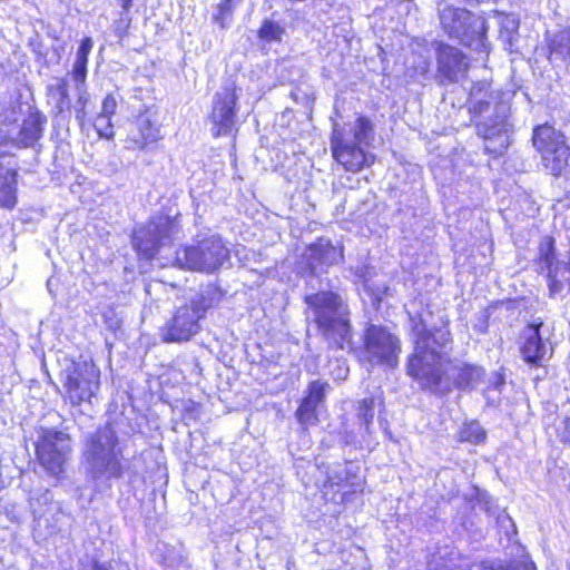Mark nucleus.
<instances>
[{"mask_svg":"<svg viewBox=\"0 0 570 570\" xmlns=\"http://www.w3.org/2000/svg\"><path fill=\"white\" fill-rule=\"evenodd\" d=\"M413 323L414 352L409 356L406 373L422 389L436 393L450 362L451 332L444 322L433 331L426 330L421 320Z\"/></svg>","mask_w":570,"mask_h":570,"instance_id":"obj_1","label":"nucleus"},{"mask_svg":"<svg viewBox=\"0 0 570 570\" xmlns=\"http://www.w3.org/2000/svg\"><path fill=\"white\" fill-rule=\"evenodd\" d=\"M470 112L481 117L476 122V134L485 141V153L494 157L502 155L510 145L512 124L510 122V92L490 90V83L479 81L470 88Z\"/></svg>","mask_w":570,"mask_h":570,"instance_id":"obj_2","label":"nucleus"},{"mask_svg":"<svg viewBox=\"0 0 570 570\" xmlns=\"http://www.w3.org/2000/svg\"><path fill=\"white\" fill-rule=\"evenodd\" d=\"M82 456L91 476L97 480H119L136 475L124 459V444L110 424L98 428L86 436Z\"/></svg>","mask_w":570,"mask_h":570,"instance_id":"obj_3","label":"nucleus"},{"mask_svg":"<svg viewBox=\"0 0 570 570\" xmlns=\"http://www.w3.org/2000/svg\"><path fill=\"white\" fill-rule=\"evenodd\" d=\"M305 303L308 315L316 323L330 348L345 350L351 346L350 309L338 294L322 291L306 295Z\"/></svg>","mask_w":570,"mask_h":570,"instance_id":"obj_4","label":"nucleus"},{"mask_svg":"<svg viewBox=\"0 0 570 570\" xmlns=\"http://www.w3.org/2000/svg\"><path fill=\"white\" fill-rule=\"evenodd\" d=\"M373 125L364 116L343 125L333 122L331 149L334 159L347 171L361 170L368 165L371 156L365 153V147L373 140Z\"/></svg>","mask_w":570,"mask_h":570,"instance_id":"obj_5","label":"nucleus"},{"mask_svg":"<svg viewBox=\"0 0 570 570\" xmlns=\"http://www.w3.org/2000/svg\"><path fill=\"white\" fill-rule=\"evenodd\" d=\"M436 10L440 27L449 38L474 51H488V24L482 16L455 7L446 0H439Z\"/></svg>","mask_w":570,"mask_h":570,"instance_id":"obj_6","label":"nucleus"},{"mask_svg":"<svg viewBox=\"0 0 570 570\" xmlns=\"http://www.w3.org/2000/svg\"><path fill=\"white\" fill-rule=\"evenodd\" d=\"M214 291L208 289L177 306L160 328L163 342L184 343L197 335L202 331V320L214 306Z\"/></svg>","mask_w":570,"mask_h":570,"instance_id":"obj_7","label":"nucleus"},{"mask_svg":"<svg viewBox=\"0 0 570 570\" xmlns=\"http://www.w3.org/2000/svg\"><path fill=\"white\" fill-rule=\"evenodd\" d=\"M228 259L229 249L219 235H198L193 244L175 252L173 265L181 269L212 274Z\"/></svg>","mask_w":570,"mask_h":570,"instance_id":"obj_8","label":"nucleus"},{"mask_svg":"<svg viewBox=\"0 0 570 570\" xmlns=\"http://www.w3.org/2000/svg\"><path fill=\"white\" fill-rule=\"evenodd\" d=\"M532 142L541 155L542 165L553 176H560L570 165V148L564 135L544 124L533 129Z\"/></svg>","mask_w":570,"mask_h":570,"instance_id":"obj_9","label":"nucleus"},{"mask_svg":"<svg viewBox=\"0 0 570 570\" xmlns=\"http://www.w3.org/2000/svg\"><path fill=\"white\" fill-rule=\"evenodd\" d=\"M401 353V342L386 327L371 324L364 332V360L373 367H395Z\"/></svg>","mask_w":570,"mask_h":570,"instance_id":"obj_10","label":"nucleus"},{"mask_svg":"<svg viewBox=\"0 0 570 570\" xmlns=\"http://www.w3.org/2000/svg\"><path fill=\"white\" fill-rule=\"evenodd\" d=\"M36 452L40 465L50 475L59 476L71 452L70 439L61 431L43 429L36 442Z\"/></svg>","mask_w":570,"mask_h":570,"instance_id":"obj_11","label":"nucleus"},{"mask_svg":"<svg viewBox=\"0 0 570 570\" xmlns=\"http://www.w3.org/2000/svg\"><path fill=\"white\" fill-rule=\"evenodd\" d=\"M176 220L167 216L154 217L134 234V246L147 258H154L160 249L179 236Z\"/></svg>","mask_w":570,"mask_h":570,"instance_id":"obj_12","label":"nucleus"},{"mask_svg":"<svg viewBox=\"0 0 570 570\" xmlns=\"http://www.w3.org/2000/svg\"><path fill=\"white\" fill-rule=\"evenodd\" d=\"M65 386L73 405L91 403L100 385V371L88 361L75 362L65 370Z\"/></svg>","mask_w":570,"mask_h":570,"instance_id":"obj_13","label":"nucleus"},{"mask_svg":"<svg viewBox=\"0 0 570 570\" xmlns=\"http://www.w3.org/2000/svg\"><path fill=\"white\" fill-rule=\"evenodd\" d=\"M236 89L225 86L216 92L213 99V109L209 120L213 124L212 131L215 137L226 136L233 132L236 122Z\"/></svg>","mask_w":570,"mask_h":570,"instance_id":"obj_14","label":"nucleus"},{"mask_svg":"<svg viewBox=\"0 0 570 570\" xmlns=\"http://www.w3.org/2000/svg\"><path fill=\"white\" fill-rule=\"evenodd\" d=\"M132 126L134 129L128 139L139 150L163 139L160 109L156 104L145 105L136 116Z\"/></svg>","mask_w":570,"mask_h":570,"instance_id":"obj_15","label":"nucleus"},{"mask_svg":"<svg viewBox=\"0 0 570 570\" xmlns=\"http://www.w3.org/2000/svg\"><path fill=\"white\" fill-rule=\"evenodd\" d=\"M436 79L441 85L459 82L464 78L468 62L463 52L450 45L440 43L438 48Z\"/></svg>","mask_w":570,"mask_h":570,"instance_id":"obj_16","label":"nucleus"},{"mask_svg":"<svg viewBox=\"0 0 570 570\" xmlns=\"http://www.w3.org/2000/svg\"><path fill=\"white\" fill-rule=\"evenodd\" d=\"M542 323L530 325L523 334V343L520 347L523 361L534 367L543 366L553 353L552 345L541 333Z\"/></svg>","mask_w":570,"mask_h":570,"instance_id":"obj_17","label":"nucleus"},{"mask_svg":"<svg viewBox=\"0 0 570 570\" xmlns=\"http://www.w3.org/2000/svg\"><path fill=\"white\" fill-rule=\"evenodd\" d=\"M328 390L330 384L325 381L314 380L308 383L306 394L295 413L298 423L304 429L317 424V406L325 401Z\"/></svg>","mask_w":570,"mask_h":570,"instance_id":"obj_18","label":"nucleus"},{"mask_svg":"<svg viewBox=\"0 0 570 570\" xmlns=\"http://www.w3.org/2000/svg\"><path fill=\"white\" fill-rule=\"evenodd\" d=\"M325 485L336 488L343 494L361 491L363 478L360 475V468L351 463H335L328 466Z\"/></svg>","mask_w":570,"mask_h":570,"instance_id":"obj_19","label":"nucleus"},{"mask_svg":"<svg viewBox=\"0 0 570 570\" xmlns=\"http://www.w3.org/2000/svg\"><path fill=\"white\" fill-rule=\"evenodd\" d=\"M307 264L313 274L338 263L342 258V250L335 247L330 239L321 237L315 243L308 245L304 254Z\"/></svg>","mask_w":570,"mask_h":570,"instance_id":"obj_20","label":"nucleus"},{"mask_svg":"<svg viewBox=\"0 0 570 570\" xmlns=\"http://www.w3.org/2000/svg\"><path fill=\"white\" fill-rule=\"evenodd\" d=\"M18 170L7 166L0 156V207L12 209L17 205Z\"/></svg>","mask_w":570,"mask_h":570,"instance_id":"obj_21","label":"nucleus"},{"mask_svg":"<svg viewBox=\"0 0 570 570\" xmlns=\"http://www.w3.org/2000/svg\"><path fill=\"white\" fill-rule=\"evenodd\" d=\"M460 553L455 550L442 549L428 560L426 570H468L469 564L459 563Z\"/></svg>","mask_w":570,"mask_h":570,"instance_id":"obj_22","label":"nucleus"},{"mask_svg":"<svg viewBox=\"0 0 570 570\" xmlns=\"http://www.w3.org/2000/svg\"><path fill=\"white\" fill-rule=\"evenodd\" d=\"M500 27V39L507 45L510 51L513 50L514 40L518 35L520 20L514 13L494 11Z\"/></svg>","mask_w":570,"mask_h":570,"instance_id":"obj_23","label":"nucleus"},{"mask_svg":"<svg viewBox=\"0 0 570 570\" xmlns=\"http://www.w3.org/2000/svg\"><path fill=\"white\" fill-rule=\"evenodd\" d=\"M374 415L375 399L371 396L361 400L357 405V420L360 422V426L364 429L362 438L363 442L366 443L367 445H371L372 443L371 436L373 434L372 423Z\"/></svg>","mask_w":570,"mask_h":570,"instance_id":"obj_24","label":"nucleus"},{"mask_svg":"<svg viewBox=\"0 0 570 570\" xmlns=\"http://www.w3.org/2000/svg\"><path fill=\"white\" fill-rule=\"evenodd\" d=\"M550 60L570 59V26L553 33L549 40Z\"/></svg>","mask_w":570,"mask_h":570,"instance_id":"obj_25","label":"nucleus"},{"mask_svg":"<svg viewBox=\"0 0 570 570\" xmlns=\"http://www.w3.org/2000/svg\"><path fill=\"white\" fill-rule=\"evenodd\" d=\"M42 119L40 115H30L21 126L19 138L23 146H32L42 135Z\"/></svg>","mask_w":570,"mask_h":570,"instance_id":"obj_26","label":"nucleus"},{"mask_svg":"<svg viewBox=\"0 0 570 570\" xmlns=\"http://www.w3.org/2000/svg\"><path fill=\"white\" fill-rule=\"evenodd\" d=\"M484 371L480 366L463 364L460 370L455 384L461 390L473 387L482 377Z\"/></svg>","mask_w":570,"mask_h":570,"instance_id":"obj_27","label":"nucleus"},{"mask_svg":"<svg viewBox=\"0 0 570 570\" xmlns=\"http://www.w3.org/2000/svg\"><path fill=\"white\" fill-rule=\"evenodd\" d=\"M485 440V431L475 421L464 423L459 431V441L480 444Z\"/></svg>","mask_w":570,"mask_h":570,"instance_id":"obj_28","label":"nucleus"},{"mask_svg":"<svg viewBox=\"0 0 570 570\" xmlns=\"http://www.w3.org/2000/svg\"><path fill=\"white\" fill-rule=\"evenodd\" d=\"M48 92L51 98L56 99V108L59 112L69 106L70 101L65 79H60L57 83L48 86Z\"/></svg>","mask_w":570,"mask_h":570,"instance_id":"obj_29","label":"nucleus"},{"mask_svg":"<svg viewBox=\"0 0 570 570\" xmlns=\"http://www.w3.org/2000/svg\"><path fill=\"white\" fill-rule=\"evenodd\" d=\"M284 29L273 20H265L258 30V37L265 41H279Z\"/></svg>","mask_w":570,"mask_h":570,"instance_id":"obj_30","label":"nucleus"},{"mask_svg":"<svg viewBox=\"0 0 570 570\" xmlns=\"http://www.w3.org/2000/svg\"><path fill=\"white\" fill-rule=\"evenodd\" d=\"M491 570H535V566L528 559H521L511 563H498Z\"/></svg>","mask_w":570,"mask_h":570,"instance_id":"obj_31","label":"nucleus"},{"mask_svg":"<svg viewBox=\"0 0 570 570\" xmlns=\"http://www.w3.org/2000/svg\"><path fill=\"white\" fill-rule=\"evenodd\" d=\"M94 126L99 137L107 139L114 137V127L111 124V118L106 117V119L100 120V116H97Z\"/></svg>","mask_w":570,"mask_h":570,"instance_id":"obj_32","label":"nucleus"},{"mask_svg":"<svg viewBox=\"0 0 570 570\" xmlns=\"http://www.w3.org/2000/svg\"><path fill=\"white\" fill-rule=\"evenodd\" d=\"M77 91H78V100H77V107H76V118L80 121L83 120L86 116V105L88 102V94L86 89L83 88V85H77Z\"/></svg>","mask_w":570,"mask_h":570,"instance_id":"obj_33","label":"nucleus"},{"mask_svg":"<svg viewBox=\"0 0 570 570\" xmlns=\"http://www.w3.org/2000/svg\"><path fill=\"white\" fill-rule=\"evenodd\" d=\"M117 109V100L112 95H107L102 101L101 111L98 116H100V120L107 118H111L116 114Z\"/></svg>","mask_w":570,"mask_h":570,"instance_id":"obj_34","label":"nucleus"},{"mask_svg":"<svg viewBox=\"0 0 570 570\" xmlns=\"http://www.w3.org/2000/svg\"><path fill=\"white\" fill-rule=\"evenodd\" d=\"M87 65L88 62L81 60H75L72 68V78L78 85H85L87 77Z\"/></svg>","mask_w":570,"mask_h":570,"instance_id":"obj_35","label":"nucleus"},{"mask_svg":"<svg viewBox=\"0 0 570 570\" xmlns=\"http://www.w3.org/2000/svg\"><path fill=\"white\" fill-rule=\"evenodd\" d=\"M94 42L90 37H85L76 53V59L88 62V56L92 49Z\"/></svg>","mask_w":570,"mask_h":570,"instance_id":"obj_36","label":"nucleus"},{"mask_svg":"<svg viewBox=\"0 0 570 570\" xmlns=\"http://www.w3.org/2000/svg\"><path fill=\"white\" fill-rule=\"evenodd\" d=\"M497 523L501 529H504L507 535H509V529H512V532L515 533V525L509 514L502 511L497 517Z\"/></svg>","mask_w":570,"mask_h":570,"instance_id":"obj_37","label":"nucleus"},{"mask_svg":"<svg viewBox=\"0 0 570 570\" xmlns=\"http://www.w3.org/2000/svg\"><path fill=\"white\" fill-rule=\"evenodd\" d=\"M230 2L232 0H225L224 2H222L219 6H218V10H219V14L215 16V20L217 22H219V24L222 26V28H225V22H224V16L225 13L229 12L230 11Z\"/></svg>","mask_w":570,"mask_h":570,"instance_id":"obj_38","label":"nucleus"},{"mask_svg":"<svg viewBox=\"0 0 570 570\" xmlns=\"http://www.w3.org/2000/svg\"><path fill=\"white\" fill-rule=\"evenodd\" d=\"M541 258L547 268H550L554 259L553 245L549 244L546 249H541Z\"/></svg>","mask_w":570,"mask_h":570,"instance_id":"obj_39","label":"nucleus"},{"mask_svg":"<svg viewBox=\"0 0 570 570\" xmlns=\"http://www.w3.org/2000/svg\"><path fill=\"white\" fill-rule=\"evenodd\" d=\"M560 438L562 442L570 444V415L567 416L562 422Z\"/></svg>","mask_w":570,"mask_h":570,"instance_id":"obj_40","label":"nucleus"},{"mask_svg":"<svg viewBox=\"0 0 570 570\" xmlns=\"http://www.w3.org/2000/svg\"><path fill=\"white\" fill-rule=\"evenodd\" d=\"M494 389L499 390L501 385L504 384V379L501 374H495Z\"/></svg>","mask_w":570,"mask_h":570,"instance_id":"obj_41","label":"nucleus"},{"mask_svg":"<svg viewBox=\"0 0 570 570\" xmlns=\"http://www.w3.org/2000/svg\"><path fill=\"white\" fill-rule=\"evenodd\" d=\"M88 570H109V568L104 563L94 562Z\"/></svg>","mask_w":570,"mask_h":570,"instance_id":"obj_42","label":"nucleus"},{"mask_svg":"<svg viewBox=\"0 0 570 570\" xmlns=\"http://www.w3.org/2000/svg\"><path fill=\"white\" fill-rule=\"evenodd\" d=\"M120 1V4H121V8L124 10H129L131 8V3H132V0H119Z\"/></svg>","mask_w":570,"mask_h":570,"instance_id":"obj_43","label":"nucleus"},{"mask_svg":"<svg viewBox=\"0 0 570 570\" xmlns=\"http://www.w3.org/2000/svg\"><path fill=\"white\" fill-rule=\"evenodd\" d=\"M384 433L391 441H394L392 433L387 429H384Z\"/></svg>","mask_w":570,"mask_h":570,"instance_id":"obj_44","label":"nucleus"},{"mask_svg":"<svg viewBox=\"0 0 570 570\" xmlns=\"http://www.w3.org/2000/svg\"><path fill=\"white\" fill-rule=\"evenodd\" d=\"M341 372H343V374L341 375L342 379H345L347 373H348V368L345 367V368H341Z\"/></svg>","mask_w":570,"mask_h":570,"instance_id":"obj_45","label":"nucleus"},{"mask_svg":"<svg viewBox=\"0 0 570 570\" xmlns=\"http://www.w3.org/2000/svg\"><path fill=\"white\" fill-rule=\"evenodd\" d=\"M49 499H51V498L49 497V492L47 491V492L45 493V500L47 501V500H49Z\"/></svg>","mask_w":570,"mask_h":570,"instance_id":"obj_46","label":"nucleus"},{"mask_svg":"<svg viewBox=\"0 0 570 570\" xmlns=\"http://www.w3.org/2000/svg\"><path fill=\"white\" fill-rule=\"evenodd\" d=\"M568 570H570V563H569Z\"/></svg>","mask_w":570,"mask_h":570,"instance_id":"obj_47","label":"nucleus"}]
</instances>
